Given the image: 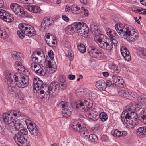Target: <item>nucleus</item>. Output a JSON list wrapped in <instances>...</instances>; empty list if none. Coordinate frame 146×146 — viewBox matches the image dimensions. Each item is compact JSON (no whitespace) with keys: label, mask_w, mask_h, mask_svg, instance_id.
I'll return each mask as SVG.
<instances>
[{"label":"nucleus","mask_w":146,"mask_h":146,"mask_svg":"<svg viewBox=\"0 0 146 146\" xmlns=\"http://www.w3.org/2000/svg\"><path fill=\"white\" fill-rule=\"evenodd\" d=\"M139 53L142 58L146 59V48H141L140 49Z\"/></svg>","instance_id":"obj_41"},{"label":"nucleus","mask_w":146,"mask_h":146,"mask_svg":"<svg viewBox=\"0 0 146 146\" xmlns=\"http://www.w3.org/2000/svg\"><path fill=\"white\" fill-rule=\"evenodd\" d=\"M118 35L116 32L114 30L112 31V32L109 36V37L110 38V39H112L114 37H117Z\"/></svg>","instance_id":"obj_49"},{"label":"nucleus","mask_w":146,"mask_h":146,"mask_svg":"<svg viewBox=\"0 0 146 146\" xmlns=\"http://www.w3.org/2000/svg\"><path fill=\"white\" fill-rule=\"evenodd\" d=\"M17 33L18 35V36L20 38L22 39L24 37L25 35H24V34H23L22 33V32H21V30L19 31H18Z\"/></svg>","instance_id":"obj_56"},{"label":"nucleus","mask_w":146,"mask_h":146,"mask_svg":"<svg viewBox=\"0 0 146 146\" xmlns=\"http://www.w3.org/2000/svg\"><path fill=\"white\" fill-rule=\"evenodd\" d=\"M76 108L81 111H85V116L90 119L96 121L99 118V113L96 110L92 108L90 109H86L82 102L77 104Z\"/></svg>","instance_id":"obj_6"},{"label":"nucleus","mask_w":146,"mask_h":146,"mask_svg":"<svg viewBox=\"0 0 146 146\" xmlns=\"http://www.w3.org/2000/svg\"><path fill=\"white\" fill-rule=\"evenodd\" d=\"M59 86L57 82L53 81L48 86L44 85L42 92L48 95H49L50 96L55 97L59 93Z\"/></svg>","instance_id":"obj_5"},{"label":"nucleus","mask_w":146,"mask_h":146,"mask_svg":"<svg viewBox=\"0 0 146 146\" xmlns=\"http://www.w3.org/2000/svg\"><path fill=\"white\" fill-rule=\"evenodd\" d=\"M84 129V126L82 127V128L81 127L80 133L81 135H82L83 137H87V138H88V136L89 135L88 131L86 129L85 130Z\"/></svg>","instance_id":"obj_31"},{"label":"nucleus","mask_w":146,"mask_h":146,"mask_svg":"<svg viewBox=\"0 0 146 146\" xmlns=\"http://www.w3.org/2000/svg\"><path fill=\"white\" fill-rule=\"evenodd\" d=\"M88 51L90 56L94 58L101 56L102 53L95 48H90L88 49Z\"/></svg>","instance_id":"obj_19"},{"label":"nucleus","mask_w":146,"mask_h":146,"mask_svg":"<svg viewBox=\"0 0 146 146\" xmlns=\"http://www.w3.org/2000/svg\"><path fill=\"white\" fill-rule=\"evenodd\" d=\"M25 8L29 11L32 12L33 6L32 5H27L25 6Z\"/></svg>","instance_id":"obj_53"},{"label":"nucleus","mask_w":146,"mask_h":146,"mask_svg":"<svg viewBox=\"0 0 146 146\" xmlns=\"http://www.w3.org/2000/svg\"><path fill=\"white\" fill-rule=\"evenodd\" d=\"M32 61H31L32 63H34L35 64H37V63L38 62V58L37 57L33 56L32 55L31 56Z\"/></svg>","instance_id":"obj_48"},{"label":"nucleus","mask_w":146,"mask_h":146,"mask_svg":"<svg viewBox=\"0 0 146 146\" xmlns=\"http://www.w3.org/2000/svg\"><path fill=\"white\" fill-rule=\"evenodd\" d=\"M125 90H121V89H119L118 90V93L119 96H122V95H123V93L125 91Z\"/></svg>","instance_id":"obj_64"},{"label":"nucleus","mask_w":146,"mask_h":146,"mask_svg":"<svg viewBox=\"0 0 146 146\" xmlns=\"http://www.w3.org/2000/svg\"><path fill=\"white\" fill-rule=\"evenodd\" d=\"M33 11L32 12L33 13H38L39 10V7L36 6H33Z\"/></svg>","instance_id":"obj_54"},{"label":"nucleus","mask_w":146,"mask_h":146,"mask_svg":"<svg viewBox=\"0 0 146 146\" xmlns=\"http://www.w3.org/2000/svg\"><path fill=\"white\" fill-rule=\"evenodd\" d=\"M58 106L62 109V114L64 117H68L71 114L72 112V106L68 103L62 101L59 103Z\"/></svg>","instance_id":"obj_10"},{"label":"nucleus","mask_w":146,"mask_h":146,"mask_svg":"<svg viewBox=\"0 0 146 146\" xmlns=\"http://www.w3.org/2000/svg\"><path fill=\"white\" fill-rule=\"evenodd\" d=\"M111 42H111L109 40H107L105 49L108 50H111L113 47Z\"/></svg>","instance_id":"obj_42"},{"label":"nucleus","mask_w":146,"mask_h":146,"mask_svg":"<svg viewBox=\"0 0 146 146\" xmlns=\"http://www.w3.org/2000/svg\"><path fill=\"white\" fill-rule=\"evenodd\" d=\"M77 22L74 23L68 26L66 28L65 30L66 33L68 35L72 34L76 30V27Z\"/></svg>","instance_id":"obj_22"},{"label":"nucleus","mask_w":146,"mask_h":146,"mask_svg":"<svg viewBox=\"0 0 146 146\" xmlns=\"http://www.w3.org/2000/svg\"><path fill=\"white\" fill-rule=\"evenodd\" d=\"M4 80L9 86L15 83L19 87L23 88L28 86L29 80L28 77L25 76L19 78L14 74L6 71L5 75Z\"/></svg>","instance_id":"obj_2"},{"label":"nucleus","mask_w":146,"mask_h":146,"mask_svg":"<svg viewBox=\"0 0 146 146\" xmlns=\"http://www.w3.org/2000/svg\"><path fill=\"white\" fill-rule=\"evenodd\" d=\"M94 40L99 47L105 49L107 41L106 36L100 34L94 37Z\"/></svg>","instance_id":"obj_13"},{"label":"nucleus","mask_w":146,"mask_h":146,"mask_svg":"<svg viewBox=\"0 0 146 146\" xmlns=\"http://www.w3.org/2000/svg\"><path fill=\"white\" fill-rule=\"evenodd\" d=\"M7 129H5L4 126L2 124H0V133L3 135H5L7 133Z\"/></svg>","instance_id":"obj_44"},{"label":"nucleus","mask_w":146,"mask_h":146,"mask_svg":"<svg viewBox=\"0 0 146 146\" xmlns=\"http://www.w3.org/2000/svg\"><path fill=\"white\" fill-rule=\"evenodd\" d=\"M62 17L63 19L66 21L68 22L69 20V18L65 15H63Z\"/></svg>","instance_id":"obj_61"},{"label":"nucleus","mask_w":146,"mask_h":146,"mask_svg":"<svg viewBox=\"0 0 146 146\" xmlns=\"http://www.w3.org/2000/svg\"><path fill=\"white\" fill-rule=\"evenodd\" d=\"M80 7L75 5H73L71 8L72 11L73 13L77 14L79 13Z\"/></svg>","instance_id":"obj_36"},{"label":"nucleus","mask_w":146,"mask_h":146,"mask_svg":"<svg viewBox=\"0 0 146 146\" xmlns=\"http://www.w3.org/2000/svg\"><path fill=\"white\" fill-rule=\"evenodd\" d=\"M90 29L92 33L95 35V36L99 35L100 34H102L101 33L100 30L97 25H95L94 24L91 25L90 27Z\"/></svg>","instance_id":"obj_23"},{"label":"nucleus","mask_w":146,"mask_h":146,"mask_svg":"<svg viewBox=\"0 0 146 146\" xmlns=\"http://www.w3.org/2000/svg\"><path fill=\"white\" fill-rule=\"evenodd\" d=\"M49 56L51 60H53L54 59V54L53 51L52 50H50L48 52Z\"/></svg>","instance_id":"obj_55"},{"label":"nucleus","mask_w":146,"mask_h":146,"mask_svg":"<svg viewBox=\"0 0 146 146\" xmlns=\"http://www.w3.org/2000/svg\"><path fill=\"white\" fill-rule=\"evenodd\" d=\"M128 92V91L125 90L124 92V93H123V95H122L121 97L127 99L128 94H129Z\"/></svg>","instance_id":"obj_60"},{"label":"nucleus","mask_w":146,"mask_h":146,"mask_svg":"<svg viewBox=\"0 0 146 146\" xmlns=\"http://www.w3.org/2000/svg\"><path fill=\"white\" fill-rule=\"evenodd\" d=\"M113 30L109 28H107L106 29V31L108 36H109L112 32V31H113Z\"/></svg>","instance_id":"obj_57"},{"label":"nucleus","mask_w":146,"mask_h":146,"mask_svg":"<svg viewBox=\"0 0 146 146\" xmlns=\"http://www.w3.org/2000/svg\"><path fill=\"white\" fill-rule=\"evenodd\" d=\"M136 134L141 137L146 136V127L138 128L137 129Z\"/></svg>","instance_id":"obj_25"},{"label":"nucleus","mask_w":146,"mask_h":146,"mask_svg":"<svg viewBox=\"0 0 146 146\" xmlns=\"http://www.w3.org/2000/svg\"><path fill=\"white\" fill-rule=\"evenodd\" d=\"M46 64L48 66V67L50 68H54V67L53 66V65L52 64L51 62V61L47 60L46 61Z\"/></svg>","instance_id":"obj_59"},{"label":"nucleus","mask_w":146,"mask_h":146,"mask_svg":"<svg viewBox=\"0 0 146 146\" xmlns=\"http://www.w3.org/2000/svg\"><path fill=\"white\" fill-rule=\"evenodd\" d=\"M84 126L81 125L80 123H79L76 120H73L72 121L71 127L74 130L80 132L81 128H82Z\"/></svg>","instance_id":"obj_20"},{"label":"nucleus","mask_w":146,"mask_h":146,"mask_svg":"<svg viewBox=\"0 0 146 146\" xmlns=\"http://www.w3.org/2000/svg\"><path fill=\"white\" fill-rule=\"evenodd\" d=\"M41 66L39 64H35L34 63H32L31 64V68L32 70L36 73Z\"/></svg>","instance_id":"obj_33"},{"label":"nucleus","mask_w":146,"mask_h":146,"mask_svg":"<svg viewBox=\"0 0 146 146\" xmlns=\"http://www.w3.org/2000/svg\"><path fill=\"white\" fill-rule=\"evenodd\" d=\"M88 139L89 141L92 142H95L97 139V137L94 134H91L88 137Z\"/></svg>","instance_id":"obj_46"},{"label":"nucleus","mask_w":146,"mask_h":146,"mask_svg":"<svg viewBox=\"0 0 146 146\" xmlns=\"http://www.w3.org/2000/svg\"><path fill=\"white\" fill-rule=\"evenodd\" d=\"M36 53L37 54L38 56L41 55L40 56V57H39V59H40V57H41L42 58V59H41L40 62L44 63L46 62V59L45 58V57L43 53H42L41 54V52L39 51H37Z\"/></svg>","instance_id":"obj_47"},{"label":"nucleus","mask_w":146,"mask_h":146,"mask_svg":"<svg viewBox=\"0 0 146 146\" xmlns=\"http://www.w3.org/2000/svg\"><path fill=\"white\" fill-rule=\"evenodd\" d=\"M115 28L121 36L129 42L135 41L139 36L138 33L136 32L131 26L120 23L116 24Z\"/></svg>","instance_id":"obj_1"},{"label":"nucleus","mask_w":146,"mask_h":146,"mask_svg":"<svg viewBox=\"0 0 146 146\" xmlns=\"http://www.w3.org/2000/svg\"><path fill=\"white\" fill-rule=\"evenodd\" d=\"M21 115V113L18 111L12 110L6 113L3 115L4 121L7 125L12 124L14 121L15 117H19Z\"/></svg>","instance_id":"obj_7"},{"label":"nucleus","mask_w":146,"mask_h":146,"mask_svg":"<svg viewBox=\"0 0 146 146\" xmlns=\"http://www.w3.org/2000/svg\"><path fill=\"white\" fill-rule=\"evenodd\" d=\"M111 133L115 137H118L121 136V132L117 129L113 130L111 131Z\"/></svg>","instance_id":"obj_39"},{"label":"nucleus","mask_w":146,"mask_h":146,"mask_svg":"<svg viewBox=\"0 0 146 146\" xmlns=\"http://www.w3.org/2000/svg\"><path fill=\"white\" fill-rule=\"evenodd\" d=\"M101 139L102 141H105L108 140V137L107 136L105 135H103L101 137Z\"/></svg>","instance_id":"obj_62"},{"label":"nucleus","mask_w":146,"mask_h":146,"mask_svg":"<svg viewBox=\"0 0 146 146\" xmlns=\"http://www.w3.org/2000/svg\"><path fill=\"white\" fill-rule=\"evenodd\" d=\"M112 79L113 81L114 82L117 83L121 85H123L124 81H123V79H121L120 77L117 76H112Z\"/></svg>","instance_id":"obj_27"},{"label":"nucleus","mask_w":146,"mask_h":146,"mask_svg":"<svg viewBox=\"0 0 146 146\" xmlns=\"http://www.w3.org/2000/svg\"><path fill=\"white\" fill-rule=\"evenodd\" d=\"M121 118L123 123L127 127L133 128L138 125L136 121L138 118V116L135 111L127 113V111H123Z\"/></svg>","instance_id":"obj_3"},{"label":"nucleus","mask_w":146,"mask_h":146,"mask_svg":"<svg viewBox=\"0 0 146 146\" xmlns=\"http://www.w3.org/2000/svg\"><path fill=\"white\" fill-rule=\"evenodd\" d=\"M11 125H14L16 129L18 130L20 128L21 129L22 128V125L20 123L19 120H16L15 123L13 121L12 124Z\"/></svg>","instance_id":"obj_32"},{"label":"nucleus","mask_w":146,"mask_h":146,"mask_svg":"<svg viewBox=\"0 0 146 146\" xmlns=\"http://www.w3.org/2000/svg\"><path fill=\"white\" fill-rule=\"evenodd\" d=\"M78 48L80 52L82 53L85 52L86 51L85 46L82 43H79L77 45Z\"/></svg>","instance_id":"obj_34"},{"label":"nucleus","mask_w":146,"mask_h":146,"mask_svg":"<svg viewBox=\"0 0 146 146\" xmlns=\"http://www.w3.org/2000/svg\"><path fill=\"white\" fill-rule=\"evenodd\" d=\"M11 56L13 58L16 59L18 61H22L23 59L22 54L16 52H14L12 54Z\"/></svg>","instance_id":"obj_26"},{"label":"nucleus","mask_w":146,"mask_h":146,"mask_svg":"<svg viewBox=\"0 0 146 146\" xmlns=\"http://www.w3.org/2000/svg\"><path fill=\"white\" fill-rule=\"evenodd\" d=\"M0 18L6 22L11 23L14 18L13 16L5 11L0 9Z\"/></svg>","instance_id":"obj_15"},{"label":"nucleus","mask_w":146,"mask_h":146,"mask_svg":"<svg viewBox=\"0 0 146 146\" xmlns=\"http://www.w3.org/2000/svg\"><path fill=\"white\" fill-rule=\"evenodd\" d=\"M111 71L115 73L119 74L120 71V68H118L116 65H113L111 69Z\"/></svg>","instance_id":"obj_43"},{"label":"nucleus","mask_w":146,"mask_h":146,"mask_svg":"<svg viewBox=\"0 0 146 146\" xmlns=\"http://www.w3.org/2000/svg\"><path fill=\"white\" fill-rule=\"evenodd\" d=\"M100 118L101 120L103 121H106L108 118V116L106 113L105 112L101 113L99 114Z\"/></svg>","instance_id":"obj_40"},{"label":"nucleus","mask_w":146,"mask_h":146,"mask_svg":"<svg viewBox=\"0 0 146 146\" xmlns=\"http://www.w3.org/2000/svg\"><path fill=\"white\" fill-rule=\"evenodd\" d=\"M76 25V31L78 35L84 38H87L88 36L89 29L86 24L83 22H77Z\"/></svg>","instance_id":"obj_9"},{"label":"nucleus","mask_w":146,"mask_h":146,"mask_svg":"<svg viewBox=\"0 0 146 146\" xmlns=\"http://www.w3.org/2000/svg\"><path fill=\"white\" fill-rule=\"evenodd\" d=\"M18 133L15 134L13 138L15 142L19 146H29L30 139L28 136V131L27 129L20 128Z\"/></svg>","instance_id":"obj_4"},{"label":"nucleus","mask_w":146,"mask_h":146,"mask_svg":"<svg viewBox=\"0 0 146 146\" xmlns=\"http://www.w3.org/2000/svg\"><path fill=\"white\" fill-rule=\"evenodd\" d=\"M21 32L25 35L29 37L35 36L36 35V31L34 28L31 25L25 24L21 23L19 25Z\"/></svg>","instance_id":"obj_8"},{"label":"nucleus","mask_w":146,"mask_h":146,"mask_svg":"<svg viewBox=\"0 0 146 146\" xmlns=\"http://www.w3.org/2000/svg\"><path fill=\"white\" fill-rule=\"evenodd\" d=\"M135 104H130L128 106V108L125 109L123 111H127V113L131 112H135Z\"/></svg>","instance_id":"obj_30"},{"label":"nucleus","mask_w":146,"mask_h":146,"mask_svg":"<svg viewBox=\"0 0 146 146\" xmlns=\"http://www.w3.org/2000/svg\"><path fill=\"white\" fill-rule=\"evenodd\" d=\"M25 122L27 127L31 135L35 136H38L40 134V131L35 124L31 120L26 119Z\"/></svg>","instance_id":"obj_11"},{"label":"nucleus","mask_w":146,"mask_h":146,"mask_svg":"<svg viewBox=\"0 0 146 146\" xmlns=\"http://www.w3.org/2000/svg\"><path fill=\"white\" fill-rule=\"evenodd\" d=\"M137 100L139 102L141 103H146V95H141L137 98Z\"/></svg>","instance_id":"obj_35"},{"label":"nucleus","mask_w":146,"mask_h":146,"mask_svg":"<svg viewBox=\"0 0 146 146\" xmlns=\"http://www.w3.org/2000/svg\"><path fill=\"white\" fill-rule=\"evenodd\" d=\"M96 88L101 91H105L106 88V82L103 80H101L97 81L96 83Z\"/></svg>","instance_id":"obj_21"},{"label":"nucleus","mask_w":146,"mask_h":146,"mask_svg":"<svg viewBox=\"0 0 146 146\" xmlns=\"http://www.w3.org/2000/svg\"><path fill=\"white\" fill-rule=\"evenodd\" d=\"M33 88L35 93H37V91L40 90V93L43 94L44 93L42 92V88L45 84H43V82L41 80H39L38 78L34 79L33 81Z\"/></svg>","instance_id":"obj_14"},{"label":"nucleus","mask_w":146,"mask_h":146,"mask_svg":"<svg viewBox=\"0 0 146 146\" xmlns=\"http://www.w3.org/2000/svg\"><path fill=\"white\" fill-rule=\"evenodd\" d=\"M136 13L142 14H146V9L141 8H135L134 10Z\"/></svg>","instance_id":"obj_38"},{"label":"nucleus","mask_w":146,"mask_h":146,"mask_svg":"<svg viewBox=\"0 0 146 146\" xmlns=\"http://www.w3.org/2000/svg\"><path fill=\"white\" fill-rule=\"evenodd\" d=\"M135 105L136 109V108H137L140 109L142 108L143 106V104L140 102H139V103H137L136 104H135Z\"/></svg>","instance_id":"obj_58"},{"label":"nucleus","mask_w":146,"mask_h":146,"mask_svg":"<svg viewBox=\"0 0 146 146\" xmlns=\"http://www.w3.org/2000/svg\"><path fill=\"white\" fill-rule=\"evenodd\" d=\"M129 94L127 97V99L130 100H134L137 96V94L134 92H132L131 91L129 92Z\"/></svg>","instance_id":"obj_37"},{"label":"nucleus","mask_w":146,"mask_h":146,"mask_svg":"<svg viewBox=\"0 0 146 146\" xmlns=\"http://www.w3.org/2000/svg\"><path fill=\"white\" fill-rule=\"evenodd\" d=\"M82 103L86 109H90L92 108V104L90 102V100H85L84 103Z\"/></svg>","instance_id":"obj_28"},{"label":"nucleus","mask_w":146,"mask_h":146,"mask_svg":"<svg viewBox=\"0 0 146 146\" xmlns=\"http://www.w3.org/2000/svg\"><path fill=\"white\" fill-rule=\"evenodd\" d=\"M45 37L47 39L46 40V41L49 46L53 47L56 46V38L54 36L51 35L50 34L47 33Z\"/></svg>","instance_id":"obj_17"},{"label":"nucleus","mask_w":146,"mask_h":146,"mask_svg":"<svg viewBox=\"0 0 146 146\" xmlns=\"http://www.w3.org/2000/svg\"><path fill=\"white\" fill-rule=\"evenodd\" d=\"M109 40L111 42H112L111 43L112 44H113L115 46H117L118 42H119V38L117 37H114L113 38H112V39H110Z\"/></svg>","instance_id":"obj_45"},{"label":"nucleus","mask_w":146,"mask_h":146,"mask_svg":"<svg viewBox=\"0 0 146 146\" xmlns=\"http://www.w3.org/2000/svg\"><path fill=\"white\" fill-rule=\"evenodd\" d=\"M10 8L16 15L21 17H24L27 15V12L24 11V9L16 3H13L10 5Z\"/></svg>","instance_id":"obj_12"},{"label":"nucleus","mask_w":146,"mask_h":146,"mask_svg":"<svg viewBox=\"0 0 146 146\" xmlns=\"http://www.w3.org/2000/svg\"><path fill=\"white\" fill-rule=\"evenodd\" d=\"M139 118V120L141 122L146 124V115H144Z\"/></svg>","instance_id":"obj_52"},{"label":"nucleus","mask_w":146,"mask_h":146,"mask_svg":"<svg viewBox=\"0 0 146 146\" xmlns=\"http://www.w3.org/2000/svg\"><path fill=\"white\" fill-rule=\"evenodd\" d=\"M122 55L125 59L127 61L131 60V57L128 50L124 46H122L120 49Z\"/></svg>","instance_id":"obj_18"},{"label":"nucleus","mask_w":146,"mask_h":146,"mask_svg":"<svg viewBox=\"0 0 146 146\" xmlns=\"http://www.w3.org/2000/svg\"><path fill=\"white\" fill-rule=\"evenodd\" d=\"M59 83H58L60 87L63 89L66 88L67 87V83L65 81L64 76H60L59 78Z\"/></svg>","instance_id":"obj_24"},{"label":"nucleus","mask_w":146,"mask_h":146,"mask_svg":"<svg viewBox=\"0 0 146 146\" xmlns=\"http://www.w3.org/2000/svg\"><path fill=\"white\" fill-rule=\"evenodd\" d=\"M112 83L111 81L108 80L106 82V88L107 87H110L112 85Z\"/></svg>","instance_id":"obj_63"},{"label":"nucleus","mask_w":146,"mask_h":146,"mask_svg":"<svg viewBox=\"0 0 146 146\" xmlns=\"http://www.w3.org/2000/svg\"><path fill=\"white\" fill-rule=\"evenodd\" d=\"M21 3L31 4L33 3V0H20Z\"/></svg>","instance_id":"obj_50"},{"label":"nucleus","mask_w":146,"mask_h":146,"mask_svg":"<svg viewBox=\"0 0 146 146\" xmlns=\"http://www.w3.org/2000/svg\"><path fill=\"white\" fill-rule=\"evenodd\" d=\"M36 73L40 76H44L45 74L44 71L41 67Z\"/></svg>","instance_id":"obj_51"},{"label":"nucleus","mask_w":146,"mask_h":146,"mask_svg":"<svg viewBox=\"0 0 146 146\" xmlns=\"http://www.w3.org/2000/svg\"><path fill=\"white\" fill-rule=\"evenodd\" d=\"M22 61H18L15 62V65L19 71H23L24 70V67L22 65Z\"/></svg>","instance_id":"obj_29"},{"label":"nucleus","mask_w":146,"mask_h":146,"mask_svg":"<svg viewBox=\"0 0 146 146\" xmlns=\"http://www.w3.org/2000/svg\"><path fill=\"white\" fill-rule=\"evenodd\" d=\"M54 21L48 17L44 18L42 21L41 29L44 31H47L49 26L53 24Z\"/></svg>","instance_id":"obj_16"}]
</instances>
